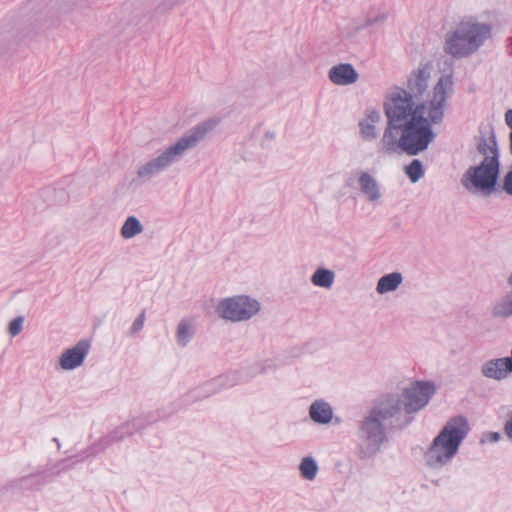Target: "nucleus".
<instances>
[{"label":"nucleus","instance_id":"obj_1","mask_svg":"<svg viewBox=\"0 0 512 512\" xmlns=\"http://www.w3.org/2000/svg\"><path fill=\"white\" fill-rule=\"evenodd\" d=\"M432 63H421L407 79V89L396 87L383 103L386 126L377 146L382 156L403 152L410 156L426 150L435 139L433 124L444 116L453 92L451 75H442L431 90Z\"/></svg>","mask_w":512,"mask_h":512},{"label":"nucleus","instance_id":"obj_2","mask_svg":"<svg viewBox=\"0 0 512 512\" xmlns=\"http://www.w3.org/2000/svg\"><path fill=\"white\" fill-rule=\"evenodd\" d=\"M434 385L415 382L401 393H389L374 401L359 425L357 454L360 459H371L387 441L386 431L402 429L413 420V414L423 409L434 394Z\"/></svg>","mask_w":512,"mask_h":512},{"label":"nucleus","instance_id":"obj_3","mask_svg":"<svg viewBox=\"0 0 512 512\" xmlns=\"http://www.w3.org/2000/svg\"><path fill=\"white\" fill-rule=\"evenodd\" d=\"M470 430V423L465 416L456 415L449 418L423 454L426 467L433 471H441L449 466L458 455Z\"/></svg>","mask_w":512,"mask_h":512},{"label":"nucleus","instance_id":"obj_4","mask_svg":"<svg viewBox=\"0 0 512 512\" xmlns=\"http://www.w3.org/2000/svg\"><path fill=\"white\" fill-rule=\"evenodd\" d=\"M213 124L202 123L197 125L189 133L180 137L175 143L167 146L157 156L139 165L136 169V178L133 182L143 184L161 172L167 170L173 164L179 162L188 151L194 149L213 129Z\"/></svg>","mask_w":512,"mask_h":512},{"label":"nucleus","instance_id":"obj_5","mask_svg":"<svg viewBox=\"0 0 512 512\" xmlns=\"http://www.w3.org/2000/svg\"><path fill=\"white\" fill-rule=\"evenodd\" d=\"M492 37V24L476 18H467L447 33L444 51L454 58H468L478 52Z\"/></svg>","mask_w":512,"mask_h":512},{"label":"nucleus","instance_id":"obj_6","mask_svg":"<svg viewBox=\"0 0 512 512\" xmlns=\"http://www.w3.org/2000/svg\"><path fill=\"white\" fill-rule=\"evenodd\" d=\"M261 310L260 302L246 294L234 295L221 299L215 308L219 318L232 323L246 322Z\"/></svg>","mask_w":512,"mask_h":512},{"label":"nucleus","instance_id":"obj_7","mask_svg":"<svg viewBox=\"0 0 512 512\" xmlns=\"http://www.w3.org/2000/svg\"><path fill=\"white\" fill-rule=\"evenodd\" d=\"M499 160L495 156L483 159L478 165L469 167L461 179L468 191L491 193L499 176Z\"/></svg>","mask_w":512,"mask_h":512},{"label":"nucleus","instance_id":"obj_8","mask_svg":"<svg viewBox=\"0 0 512 512\" xmlns=\"http://www.w3.org/2000/svg\"><path fill=\"white\" fill-rule=\"evenodd\" d=\"M90 347L88 340H80L74 346L65 349L58 357V368L63 371L79 368L84 363Z\"/></svg>","mask_w":512,"mask_h":512},{"label":"nucleus","instance_id":"obj_9","mask_svg":"<svg viewBox=\"0 0 512 512\" xmlns=\"http://www.w3.org/2000/svg\"><path fill=\"white\" fill-rule=\"evenodd\" d=\"M357 186L366 202L379 205L383 199V188L375 175L366 170L357 172Z\"/></svg>","mask_w":512,"mask_h":512},{"label":"nucleus","instance_id":"obj_10","mask_svg":"<svg viewBox=\"0 0 512 512\" xmlns=\"http://www.w3.org/2000/svg\"><path fill=\"white\" fill-rule=\"evenodd\" d=\"M381 121L382 115L379 110L375 108L366 109L358 121L360 138L365 142L375 141L379 135L377 126Z\"/></svg>","mask_w":512,"mask_h":512},{"label":"nucleus","instance_id":"obj_11","mask_svg":"<svg viewBox=\"0 0 512 512\" xmlns=\"http://www.w3.org/2000/svg\"><path fill=\"white\" fill-rule=\"evenodd\" d=\"M328 78L337 86H348L358 81L359 73L352 64L340 63L329 69Z\"/></svg>","mask_w":512,"mask_h":512},{"label":"nucleus","instance_id":"obj_12","mask_svg":"<svg viewBox=\"0 0 512 512\" xmlns=\"http://www.w3.org/2000/svg\"><path fill=\"white\" fill-rule=\"evenodd\" d=\"M310 419L317 425H328L334 418V410L324 399L313 401L308 409Z\"/></svg>","mask_w":512,"mask_h":512},{"label":"nucleus","instance_id":"obj_13","mask_svg":"<svg viewBox=\"0 0 512 512\" xmlns=\"http://www.w3.org/2000/svg\"><path fill=\"white\" fill-rule=\"evenodd\" d=\"M506 367L507 366L504 357L492 358L485 361L481 365L480 373L484 378L495 381H503L509 375Z\"/></svg>","mask_w":512,"mask_h":512},{"label":"nucleus","instance_id":"obj_14","mask_svg":"<svg viewBox=\"0 0 512 512\" xmlns=\"http://www.w3.org/2000/svg\"><path fill=\"white\" fill-rule=\"evenodd\" d=\"M250 137L255 145L261 149L268 150L277 138V131L272 126L259 123L253 127Z\"/></svg>","mask_w":512,"mask_h":512},{"label":"nucleus","instance_id":"obj_15","mask_svg":"<svg viewBox=\"0 0 512 512\" xmlns=\"http://www.w3.org/2000/svg\"><path fill=\"white\" fill-rule=\"evenodd\" d=\"M507 283L512 287V272L507 278ZM494 319H507L512 317V291L497 299L490 310Z\"/></svg>","mask_w":512,"mask_h":512},{"label":"nucleus","instance_id":"obj_16","mask_svg":"<svg viewBox=\"0 0 512 512\" xmlns=\"http://www.w3.org/2000/svg\"><path fill=\"white\" fill-rule=\"evenodd\" d=\"M195 332H196V324H195L194 319H192V318L181 319L176 326V332H175V340H176L177 346L180 348L186 347L193 339Z\"/></svg>","mask_w":512,"mask_h":512},{"label":"nucleus","instance_id":"obj_17","mask_svg":"<svg viewBox=\"0 0 512 512\" xmlns=\"http://www.w3.org/2000/svg\"><path fill=\"white\" fill-rule=\"evenodd\" d=\"M476 151L483 156V159L495 156L496 160H499V151L493 131L488 137L481 136L476 139Z\"/></svg>","mask_w":512,"mask_h":512},{"label":"nucleus","instance_id":"obj_18","mask_svg":"<svg viewBox=\"0 0 512 512\" xmlns=\"http://www.w3.org/2000/svg\"><path fill=\"white\" fill-rule=\"evenodd\" d=\"M402 282L403 275L400 272L385 274L379 278L376 285V292L380 295L394 292L398 289Z\"/></svg>","mask_w":512,"mask_h":512},{"label":"nucleus","instance_id":"obj_19","mask_svg":"<svg viewBox=\"0 0 512 512\" xmlns=\"http://www.w3.org/2000/svg\"><path fill=\"white\" fill-rule=\"evenodd\" d=\"M335 277L334 271L325 267H318L311 275L310 281L315 287L329 290L334 285Z\"/></svg>","mask_w":512,"mask_h":512},{"label":"nucleus","instance_id":"obj_20","mask_svg":"<svg viewBox=\"0 0 512 512\" xmlns=\"http://www.w3.org/2000/svg\"><path fill=\"white\" fill-rule=\"evenodd\" d=\"M144 231V227L140 220L135 216H129L124 221L120 234L124 239H132L135 236L141 234Z\"/></svg>","mask_w":512,"mask_h":512},{"label":"nucleus","instance_id":"obj_21","mask_svg":"<svg viewBox=\"0 0 512 512\" xmlns=\"http://www.w3.org/2000/svg\"><path fill=\"white\" fill-rule=\"evenodd\" d=\"M319 471V466L312 456H305L299 464V472L301 477L306 481L315 480Z\"/></svg>","mask_w":512,"mask_h":512},{"label":"nucleus","instance_id":"obj_22","mask_svg":"<svg viewBox=\"0 0 512 512\" xmlns=\"http://www.w3.org/2000/svg\"><path fill=\"white\" fill-rule=\"evenodd\" d=\"M136 431V422L135 420L127 421L118 427H116L111 433H110V439L113 442L122 441L126 437H129L134 434Z\"/></svg>","mask_w":512,"mask_h":512},{"label":"nucleus","instance_id":"obj_23","mask_svg":"<svg viewBox=\"0 0 512 512\" xmlns=\"http://www.w3.org/2000/svg\"><path fill=\"white\" fill-rule=\"evenodd\" d=\"M404 173L412 183H417L424 176L422 162L418 159H413L404 167Z\"/></svg>","mask_w":512,"mask_h":512},{"label":"nucleus","instance_id":"obj_24","mask_svg":"<svg viewBox=\"0 0 512 512\" xmlns=\"http://www.w3.org/2000/svg\"><path fill=\"white\" fill-rule=\"evenodd\" d=\"M24 317L18 316L10 321L8 325V332L12 337L17 336L23 330Z\"/></svg>","mask_w":512,"mask_h":512},{"label":"nucleus","instance_id":"obj_25","mask_svg":"<svg viewBox=\"0 0 512 512\" xmlns=\"http://www.w3.org/2000/svg\"><path fill=\"white\" fill-rule=\"evenodd\" d=\"M145 314L144 312L140 313L138 317L132 323L129 333L130 335L138 334L144 327Z\"/></svg>","mask_w":512,"mask_h":512},{"label":"nucleus","instance_id":"obj_26","mask_svg":"<svg viewBox=\"0 0 512 512\" xmlns=\"http://www.w3.org/2000/svg\"><path fill=\"white\" fill-rule=\"evenodd\" d=\"M501 435L499 432H485L480 438V444L496 443L500 440Z\"/></svg>","mask_w":512,"mask_h":512},{"label":"nucleus","instance_id":"obj_27","mask_svg":"<svg viewBox=\"0 0 512 512\" xmlns=\"http://www.w3.org/2000/svg\"><path fill=\"white\" fill-rule=\"evenodd\" d=\"M502 188L508 195H512V170L504 176Z\"/></svg>","mask_w":512,"mask_h":512},{"label":"nucleus","instance_id":"obj_28","mask_svg":"<svg viewBox=\"0 0 512 512\" xmlns=\"http://www.w3.org/2000/svg\"><path fill=\"white\" fill-rule=\"evenodd\" d=\"M386 20V16L384 14H379L377 15L375 18L373 19H367L365 21V23L362 25V28H365V27H369L373 24H381V23H384V21Z\"/></svg>","mask_w":512,"mask_h":512},{"label":"nucleus","instance_id":"obj_29","mask_svg":"<svg viewBox=\"0 0 512 512\" xmlns=\"http://www.w3.org/2000/svg\"><path fill=\"white\" fill-rule=\"evenodd\" d=\"M504 432L508 438L512 439V414L504 424Z\"/></svg>","mask_w":512,"mask_h":512},{"label":"nucleus","instance_id":"obj_30","mask_svg":"<svg viewBox=\"0 0 512 512\" xmlns=\"http://www.w3.org/2000/svg\"><path fill=\"white\" fill-rule=\"evenodd\" d=\"M504 359H505L506 366H507L506 368H507L509 374H511L512 373V350H511V354L509 356L504 357Z\"/></svg>","mask_w":512,"mask_h":512},{"label":"nucleus","instance_id":"obj_31","mask_svg":"<svg viewBox=\"0 0 512 512\" xmlns=\"http://www.w3.org/2000/svg\"><path fill=\"white\" fill-rule=\"evenodd\" d=\"M506 124L511 128L512 133V110H508L505 114Z\"/></svg>","mask_w":512,"mask_h":512},{"label":"nucleus","instance_id":"obj_32","mask_svg":"<svg viewBox=\"0 0 512 512\" xmlns=\"http://www.w3.org/2000/svg\"><path fill=\"white\" fill-rule=\"evenodd\" d=\"M64 463V461H60L58 462L53 468H52V473H58L59 470H56L57 467L61 466L62 464Z\"/></svg>","mask_w":512,"mask_h":512},{"label":"nucleus","instance_id":"obj_33","mask_svg":"<svg viewBox=\"0 0 512 512\" xmlns=\"http://www.w3.org/2000/svg\"><path fill=\"white\" fill-rule=\"evenodd\" d=\"M54 441L57 443L58 448H60V444H59V442H58L57 438H54Z\"/></svg>","mask_w":512,"mask_h":512}]
</instances>
